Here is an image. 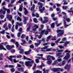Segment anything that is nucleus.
Instances as JSON below:
<instances>
[{
	"mask_svg": "<svg viewBox=\"0 0 73 73\" xmlns=\"http://www.w3.org/2000/svg\"><path fill=\"white\" fill-rule=\"evenodd\" d=\"M60 70V71H63V70H64V69H61V68H53L51 69L52 71L54 72H58V71H59Z\"/></svg>",
	"mask_w": 73,
	"mask_h": 73,
	"instance_id": "5",
	"label": "nucleus"
},
{
	"mask_svg": "<svg viewBox=\"0 0 73 73\" xmlns=\"http://www.w3.org/2000/svg\"><path fill=\"white\" fill-rule=\"evenodd\" d=\"M7 18L9 19V21H12V16L11 15H7Z\"/></svg>",
	"mask_w": 73,
	"mask_h": 73,
	"instance_id": "13",
	"label": "nucleus"
},
{
	"mask_svg": "<svg viewBox=\"0 0 73 73\" xmlns=\"http://www.w3.org/2000/svg\"><path fill=\"white\" fill-rule=\"evenodd\" d=\"M17 20H19V21H22V20H21L20 17H18L17 18Z\"/></svg>",
	"mask_w": 73,
	"mask_h": 73,
	"instance_id": "32",
	"label": "nucleus"
},
{
	"mask_svg": "<svg viewBox=\"0 0 73 73\" xmlns=\"http://www.w3.org/2000/svg\"><path fill=\"white\" fill-rule=\"evenodd\" d=\"M64 2V5H67L68 4V2H66V1H63Z\"/></svg>",
	"mask_w": 73,
	"mask_h": 73,
	"instance_id": "40",
	"label": "nucleus"
},
{
	"mask_svg": "<svg viewBox=\"0 0 73 73\" xmlns=\"http://www.w3.org/2000/svg\"><path fill=\"white\" fill-rule=\"evenodd\" d=\"M21 33L20 32L18 33L17 34L18 36V37H20V36L21 35Z\"/></svg>",
	"mask_w": 73,
	"mask_h": 73,
	"instance_id": "41",
	"label": "nucleus"
},
{
	"mask_svg": "<svg viewBox=\"0 0 73 73\" xmlns=\"http://www.w3.org/2000/svg\"><path fill=\"white\" fill-rule=\"evenodd\" d=\"M30 47L31 48H34V46L33 44H31L30 45Z\"/></svg>",
	"mask_w": 73,
	"mask_h": 73,
	"instance_id": "60",
	"label": "nucleus"
},
{
	"mask_svg": "<svg viewBox=\"0 0 73 73\" xmlns=\"http://www.w3.org/2000/svg\"><path fill=\"white\" fill-rule=\"evenodd\" d=\"M24 1V0H19V1H18L17 2V3H21V1Z\"/></svg>",
	"mask_w": 73,
	"mask_h": 73,
	"instance_id": "43",
	"label": "nucleus"
},
{
	"mask_svg": "<svg viewBox=\"0 0 73 73\" xmlns=\"http://www.w3.org/2000/svg\"><path fill=\"white\" fill-rule=\"evenodd\" d=\"M51 49H52L51 48H48L46 49V50H41V52H46H46H49L51 50Z\"/></svg>",
	"mask_w": 73,
	"mask_h": 73,
	"instance_id": "16",
	"label": "nucleus"
},
{
	"mask_svg": "<svg viewBox=\"0 0 73 73\" xmlns=\"http://www.w3.org/2000/svg\"><path fill=\"white\" fill-rule=\"evenodd\" d=\"M42 66H45V65L44 64H43V63H42L41 65L40 66V68H41V69H42Z\"/></svg>",
	"mask_w": 73,
	"mask_h": 73,
	"instance_id": "61",
	"label": "nucleus"
},
{
	"mask_svg": "<svg viewBox=\"0 0 73 73\" xmlns=\"http://www.w3.org/2000/svg\"><path fill=\"white\" fill-rule=\"evenodd\" d=\"M57 61L58 62H61V61H62V59H60V58H58L57 59Z\"/></svg>",
	"mask_w": 73,
	"mask_h": 73,
	"instance_id": "57",
	"label": "nucleus"
},
{
	"mask_svg": "<svg viewBox=\"0 0 73 73\" xmlns=\"http://www.w3.org/2000/svg\"><path fill=\"white\" fill-rule=\"evenodd\" d=\"M20 7L19 10L21 12H22V11H23V8H22L23 7V5H20Z\"/></svg>",
	"mask_w": 73,
	"mask_h": 73,
	"instance_id": "25",
	"label": "nucleus"
},
{
	"mask_svg": "<svg viewBox=\"0 0 73 73\" xmlns=\"http://www.w3.org/2000/svg\"><path fill=\"white\" fill-rule=\"evenodd\" d=\"M19 61H17L15 59H14L13 60V62H15V63H16V62H18Z\"/></svg>",
	"mask_w": 73,
	"mask_h": 73,
	"instance_id": "52",
	"label": "nucleus"
},
{
	"mask_svg": "<svg viewBox=\"0 0 73 73\" xmlns=\"http://www.w3.org/2000/svg\"><path fill=\"white\" fill-rule=\"evenodd\" d=\"M50 36H49L47 37V39L46 40V41L48 42L49 40V39H50Z\"/></svg>",
	"mask_w": 73,
	"mask_h": 73,
	"instance_id": "38",
	"label": "nucleus"
},
{
	"mask_svg": "<svg viewBox=\"0 0 73 73\" xmlns=\"http://www.w3.org/2000/svg\"><path fill=\"white\" fill-rule=\"evenodd\" d=\"M3 10H1L0 11V14H5V12L7 11V13H10V9H7L4 6L3 7Z\"/></svg>",
	"mask_w": 73,
	"mask_h": 73,
	"instance_id": "3",
	"label": "nucleus"
},
{
	"mask_svg": "<svg viewBox=\"0 0 73 73\" xmlns=\"http://www.w3.org/2000/svg\"><path fill=\"white\" fill-rule=\"evenodd\" d=\"M23 18L24 19L23 21L24 23V24H26V23H27V21L28 20V17H26L24 16H23Z\"/></svg>",
	"mask_w": 73,
	"mask_h": 73,
	"instance_id": "10",
	"label": "nucleus"
},
{
	"mask_svg": "<svg viewBox=\"0 0 73 73\" xmlns=\"http://www.w3.org/2000/svg\"><path fill=\"white\" fill-rule=\"evenodd\" d=\"M35 61L36 63H38L39 62V60L38 59H36Z\"/></svg>",
	"mask_w": 73,
	"mask_h": 73,
	"instance_id": "55",
	"label": "nucleus"
},
{
	"mask_svg": "<svg viewBox=\"0 0 73 73\" xmlns=\"http://www.w3.org/2000/svg\"><path fill=\"white\" fill-rule=\"evenodd\" d=\"M42 72L41 71L37 70L36 71H35L34 73H42Z\"/></svg>",
	"mask_w": 73,
	"mask_h": 73,
	"instance_id": "29",
	"label": "nucleus"
},
{
	"mask_svg": "<svg viewBox=\"0 0 73 73\" xmlns=\"http://www.w3.org/2000/svg\"><path fill=\"white\" fill-rule=\"evenodd\" d=\"M42 8V5H41L39 7V11H40L41 13H43V11L45 10V7H43L42 9H41V8Z\"/></svg>",
	"mask_w": 73,
	"mask_h": 73,
	"instance_id": "6",
	"label": "nucleus"
},
{
	"mask_svg": "<svg viewBox=\"0 0 73 73\" xmlns=\"http://www.w3.org/2000/svg\"><path fill=\"white\" fill-rule=\"evenodd\" d=\"M0 32L1 33V34H3V35H4L5 32V30H3L2 31H0Z\"/></svg>",
	"mask_w": 73,
	"mask_h": 73,
	"instance_id": "46",
	"label": "nucleus"
},
{
	"mask_svg": "<svg viewBox=\"0 0 73 73\" xmlns=\"http://www.w3.org/2000/svg\"><path fill=\"white\" fill-rule=\"evenodd\" d=\"M49 71V70H45V69H43V73H48Z\"/></svg>",
	"mask_w": 73,
	"mask_h": 73,
	"instance_id": "21",
	"label": "nucleus"
},
{
	"mask_svg": "<svg viewBox=\"0 0 73 73\" xmlns=\"http://www.w3.org/2000/svg\"><path fill=\"white\" fill-rule=\"evenodd\" d=\"M70 52V51H69L68 50H66L65 51L64 53H66V55L63 58V60H66V61H68V59L70 58V54L69 53Z\"/></svg>",
	"mask_w": 73,
	"mask_h": 73,
	"instance_id": "2",
	"label": "nucleus"
},
{
	"mask_svg": "<svg viewBox=\"0 0 73 73\" xmlns=\"http://www.w3.org/2000/svg\"><path fill=\"white\" fill-rule=\"evenodd\" d=\"M18 70L21 72H24V68H18Z\"/></svg>",
	"mask_w": 73,
	"mask_h": 73,
	"instance_id": "14",
	"label": "nucleus"
},
{
	"mask_svg": "<svg viewBox=\"0 0 73 73\" xmlns=\"http://www.w3.org/2000/svg\"><path fill=\"white\" fill-rule=\"evenodd\" d=\"M66 38L65 37L62 38V41H66Z\"/></svg>",
	"mask_w": 73,
	"mask_h": 73,
	"instance_id": "48",
	"label": "nucleus"
},
{
	"mask_svg": "<svg viewBox=\"0 0 73 73\" xmlns=\"http://www.w3.org/2000/svg\"><path fill=\"white\" fill-rule=\"evenodd\" d=\"M71 67V66L70 64H67L65 65V66L64 67V68L65 69H67V72H69V71L70 68Z\"/></svg>",
	"mask_w": 73,
	"mask_h": 73,
	"instance_id": "7",
	"label": "nucleus"
},
{
	"mask_svg": "<svg viewBox=\"0 0 73 73\" xmlns=\"http://www.w3.org/2000/svg\"><path fill=\"white\" fill-rule=\"evenodd\" d=\"M56 10L57 12H58V11H60V9L58 7L56 9Z\"/></svg>",
	"mask_w": 73,
	"mask_h": 73,
	"instance_id": "56",
	"label": "nucleus"
},
{
	"mask_svg": "<svg viewBox=\"0 0 73 73\" xmlns=\"http://www.w3.org/2000/svg\"><path fill=\"white\" fill-rule=\"evenodd\" d=\"M35 5H33V7H31V11H34V9H35Z\"/></svg>",
	"mask_w": 73,
	"mask_h": 73,
	"instance_id": "23",
	"label": "nucleus"
},
{
	"mask_svg": "<svg viewBox=\"0 0 73 73\" xmlns=\"http://www.w3.org/2000/svg\"><path fill=\"white\" fill-rule=\"evenodd\" d=\"M44 32L45 30H42L40 33L41 35L39 36H38V35H36V36H38V38H41L42 36V35H43Z\"/></svg>",
	"mask_w": 73,
	"mask_h": 73,
	"instance_id": "8",
	"label": "nucleus"
},
{
	"mask_svg": "<svg viewBox=\"0 0 73 73\" xmlns=\"http://www.w3.org/2000/svg\"><path fill=\"white\" fill-rule=\"evenodd\" d=\"M11 42H13L15 44V40L13 39H11Z\"/></svg>",
	"mask_w": 73,
	"mask_h": 73,
	"instance_id": "49",
	"label": "nucleus"
},
{
	"mask_svg": "<svg viewBox=\"0 0 73 73\" xmlns=\"http://www.w3.org/2000/svg\"><path fill=\"white\" fill-rule=\"evenodd\" d=\"M69 41H66V42H64V45L66 46V44H69Z\"/></svg>",
	"mask_w": 73,
	"mask_h": 73,
	"instance_id": "31",
	"label": "nucleus"
},
{
	"mask_svg": "<svg viewBox=\"0 0 73 73\" xmlns=\"http://www.w3.org/2000/svg\"><path fill=\"white\" fill-rule=\"evenodd\" d=\"M31 52V49H30L29 50V51L27 52H25V54H29V53Z\"/></svg>",
	"mask_w": 73,
	"mask_h": 73,
	"instance_id": "26",
	"label": "nucleus"
},
{
	"mask_svg": "<svg viewBox=\"0 0 73 73\" xmlns=\"http://www.w3.org/2000/svg\"><path fill=\"white\" fill-rule=\"evenodd\" d=\"M23 52H24V51H23V50H21L19 52L20 53H21V54H22V53H23Z\"/></svg>",
	"mask_w": 73,
	"mask_h": 73,
	"instance_id": "54",
	"label": "nucleus"
},
{
	"mask_svg": "<svg viewBox=\"0 0 73 73\" xmlns=\"http://www.w3.org/2000/svg\"><path fill=\"white\" fill-rule=\"evenodd\" d=\"M60 40H61V38H59L55 42L57 44V43H58V42L60 41Z\"/></svg>",
	"mask_w": 73,
	"mask_h": 73,
	"instance_id": "36",
	"label": "nucleus"
},
{
	"mask_svg": "<svg viewBox=\"0 0 73 73\" xmlns=\"http://www.w3.org/2000/svg\"><path fill=\"white\" fill-rule=\"evenodd\" d=\"M2 49L6 50V49L3 47V46L0 44V50H2Z\"/></svg>",
	"mask_w": 73,
	"mask_h": 73,
	"instance_id": "17",
	"label": "nucleus"
},
{
	"mask_svg": "<svg viewBox=\"0 0 73 73\" xmlns=\"http://www.w3.org/2000/svg\"><path fill=\"white\" fill-rule=\"evenodd\" d=\"M21 37L22 38H25V35L24 34L22 35Z\"/></svg>",
	"mask_w": 73,
	"mask_h": 73,
	"instance_id": "35",
	"label": "nucleus"
},
{
	"mask_svg": "<svg viewBox=\"0 0 73 73\" xmlns=\"http://www.w3.org/2000/svg\"><path fill=\"white\" fill-rule=\"evenodd\" d=\"M13 7V5L12 4H9L8 5V7Z\"/></svg>",
	"mask_w": 73,
	"mask_h": 73,
	"instance_id": "42",
	"label": "nucleus"
},
{
	"mask_svg": "<svg viewBox=\"0 0 73 73\" xmlns=\"http://www.w3.org/2000/svg\"><path fill=\"white\" fill-rule=\"evenodd\" d=\"M47 63L49 65L50 64H52V61L51 60H47Z\"/></svg>",
	"mask_w": 73,
	"mask_h": 73,
	"instance_id": "24",
	"label": "nucleus"
},
{
	"mask_svg": "<svg viewBox=\"0 0 73 73\" xmlns=\"http://www.w3.org/2000/svg\"><path fill=\"white\" fill-rule=\"evenodd\" d=\"M23 57L24 59H27V60L31 61L25 62V64L26 66H32V64L34 62V61L29 58H27L26 57H25V56H23Z\"/></svg>",
	"mask_w": 73,
	"mask_h": 73,
	"instance_id": "1",
	"label": "nucleus"
},
{
	"mask_svg": "<svg viewBox=\"0 0 73 73\" xmlns=\"http://www.w3.org/2000/svg\"><path fill=\"white\" fill-rule=\"evenodd\" d=\"M24 10H25L24 13L25 15H27V14H28V11H27V9L26 8H24Z\"/></svg>",
	"mask_w": 73,
	"mask_h": 73,
	"instance_id": "19",
	"label": "nucleus"
},
{
	"mask_svg": "<svg viewBox=\"0 0 73 73\" xmlns=\"http://www.w3.org/2000/svg\"><path fill=\"white\" fill-rule=\"evenodd\" d=\"M47 47H48V46H46L44 47H42V49H46V48H47Z\"/></svg>",
	"mask_w": 73,
	"mask_h": 73,
	"instance_id": "53",
	"label": "nucleus"
},
{
	"mask_svg": "<svg viewBox=\"0 0 73 73\" xmlns=\"http://www.w3.org/2000/svg\"><path fill=\"white\" fill-rule=\"evenodd\" d=\"M65 60H64L62 62V65H64V64H65Z\"/></svg>",
	"mask_w": 73,
	"mask_h": 73,
	"instance_id": "58",
	"label": "nucleus"
},
{
	"mask_svg": "<svg viewBox=\"0 0 73 73\" xmlns=\"http://www.w3.org/2000/svg\"><path fill=\"white\" fill-rule=\"evenodd\" d=\"M9 67V68H13L14 67V66L13 65H6L5 66V67Z\"/></svg>",
	"mask_w": 73,
	"mask_h": 73,
	"instance_id": "27",
	"label": "nucleus"
},
{
	"mask_svg": "<svg viewBox=\"0 0 73 73\" xmlns=\"http://www.w3.org/2000/svg\"><path fill=\"white\" fill-rule=\"evenodd\" d=\"M51 56L50 55H48V56L47 57V60H51Z\"/></svg>",
	"mask_w": 73,
	"mask_h": 73,
	"instance_id": "28",
	"label": "nucleus"
},
{
	"mask_svg": "<svg viewBox=\"0 0 73 73\" xmlns=\"http://www.w3.org/2000/svg\"><path fill=\"white\" fill-rule=\"evenodd\" d=\"M9 57L10 58H9V57L7 56V58H8L9 60H10L11 61V62H12L13 60H12V58H13H13H15V57H16V56H10Z\"/></svg>",
	"mask_w": 73,
	"mask_h": 73,
	"instance_id": "11",
	"label": "nucleus"
},
{
	"mask_svg": "<svg viewBox=\"0 0 73 73\" xmlns=\"http://www.w3.org/2000/svg\"><path fill=\"white\" fill-rule=\"evenodd\" d=\"M16 24L19 25H20V26H21L23 25V23H19V22H17Z\"/></svg>",
	"mask_w": 73,
	"mask_h": 73,
	"instance_id": "34",
	"label": "nucleus"
},
{
	"mask_svg": "<svg viewBox=\"0 0 73 73\" xmlns=\"http://www.w3.org/2000/svg\"><path fill=\"white\" fill-rule=\"evenodd\" d=\"M6 48L8 49V50H10L11 49H12V46H9V45H7L6 46Z\"/></svg>",
	"mask_w": 73,
	"mask_h": 73,
	"instance_id": "18",
	"label": "nucleus"
},
{
	"mask_svg": "<svg viewBox=\"0 0 73 73\" xmlns=\"http://www.w3.org/2000/svg\"><path fill=\"white\" fill-rule=\"evenodd\" d=\"M50 29H47V30L46 31H45V35H48V32H50Z\"/></svg>",
	"mask_w": 73,
	"mask_h": 73,
	"instance_id": "22",
	"label": "nucleus"
},
{
	"mask_svg": "<svg viewBox=\"0 0 73 73\" xmlns=\"http://www.w3.org/2000/svg\"><path fill=\"white\" fill-rule=\"evenodd\" d=\"M64 26L66 28V27H68L69 26L68 25H66V21H64Z\"/></svg>",
	"mask_w": 73,
	"mask_h": 73,
	"instance_id": "20",
	"label": "nucleus"
},
{
	"mask_svg": "<svg viewBox=\"0 0 73 73\" xmlns=\"http://www.w3.org/2000/svg\"><path fill=\"white\" fill-rule=\"evenodd\" d=\"M15 44L17 46V47H19V43H18V42H16Z\"/></svg>",
	"mask_w": 73,
	"mask_h": 73,
	"instance_id": "50",
	"label": "nucleus"
},
{
	"mask_svg": "<svg viewBox=\"0 0 73 73\" xmlns=\"http://www.w3.org/2000/svg\"><path fill=\"white\" fill-rule=\"evenodd\" d=\"M31 29V27H28L27 29V32H28L29 31V30Z\"/></svg>",
	"mask_w": 73,
	"mask_h": 73,
	"instance_id": "47",
	"label": "nucleus"
},
{
	"mask_svg": "<svg viewBox=\"0 0 73 73\" xmlns=\"http://www.w3.org/2000/svg\"><path fill=\"white\" fill-rule=\"evenodd\" d=\"M63 18L64 20H66L68 22H70V19L69 18H67L66 17H64Z\"/></svg>",
	"mask_w": 73,
	"mask_h": 73,
	"instance_id": "15",
	"label": "nucleus"
},
{
	"mask_svg": "<svg viewBox=\"0 0 73 73\" xmlns=\"http://www.w3.org/2000/svg\"><path fill=\"white\" fill-rule=\"evenodd\" d=\"M44 20L42 22V24H45V23H47L48 22V18L46 17H44Z\"/></svg>",
	"mask_w": 73,
	"mask_h": 73,
	"instance_id": "9",
	"label": "nucleus"
},
{
	"mask_svg": "<svg viewBox=\"0 0 73 73\" xmlns=\"http://www.w3.org/2000/svg\"><path fill=\"white\" fill-rule=\"evenodd\" d=\"M62 8L63 9H64L65 10H66L67 8H68V6H63L62 7Z\"/></svg>",
	"mask_w": 73,
	"mask_h": 73,
	"instance_id": "33",
	"label": "nucleus"
},
{
	"mask_svg": "<svg viewBox=\"0 0 73 73\" xmlns=\"http://www.w3.org/2000/svg\"><path fill=\"white\" fill-rule=\"evenodd\" d=\"M55 25V23H52L51 25V27L52 28H54Z\"/></svg>",
	"mask_w": 73,
	"mask_h": 73,
	"instance_id": "30",
	"label": "nucleus"
},
{
	"mask_svg": "<svg viewBox=\"0 0 73 73\" xmlns=\"http://www.w3.org/2000/svg\"><path fill=\"white\" fill-rule=\"evenodd\" d=\"M11 72H14L15 70V68H13L11 69Z\"/></svg>",
	"mask_w": 73,
	"mask_h": 73,
	"instance_id": "37",
	"label": "nucleus"
},
{
	"mask_svg": "<svg viewBox=\"0 0 73 73\" xmlns=\"http://www.w3.org/2000/svg\"><path fill=\"white\" fill-rule=\"evenodd\" d=\"M36 17H39V15L37 13H36Z\"/></svg>",
	"mask_w": 73,
	"mask_h": 73,
	"instance_id": "63",
	"label": "nucleus"
},
{
	"mask_svg": "<svg viewBox=\"0 0 73 73\" xmlns=\"http://www.w3.org/2000/svg\"><path fill=\"white\" fill-rule=\"evenodd\" d=\"M36 41L38 42L39 43H40V44H41V41H42V40H36Z\"/></svg>",
	"mask_w": 73,
	"mask_h": 73,
	"instance_id": "45",
	"label": "nucleus"
},
{
	"mask_svg": "<svg viewBox=\"0 0 73 73\" xmlns=\"http://www.w3.org/2000/svg\"><path fill=\"white\" fill-rule=\"evenodd\" d=\"M0 17L1 18V19H3L4 17V16L3 15H1L0 16Z\"/></svg>",
	"mask_w": 73,
	"mask_h": 73,
	"instance_id": "51",
	"label": "nucleus"
},
{
	"mask_svg": "<svg viewBox=\"0 0 73 73\" xmlns=\"http://www.w3.org/2000/svg\"><path fill=\"white\" fill-rule=\"evenodd\" d=\"M33 20L35 23H37V19L36 18H34Z\"/></svg>",
	"mask_w": 73,
	"mask_h": 73,
	"instance_id": "39",
	"label": "nucleus"
},
{
	"mask_svg": "<svg viewBox=\"0 0 73 73\" xmlns=\"http://www.w3.org/2000/svg\"><path fill=\"white\" fill-rule=\"evenodd\" d=\"M40 44V43H35V46H38V45H39Z\"/></svg>",
	"mask_w": 73,
	"mask_h": 73,
	"instance_id": "44",
	"label": "nucleus"
},
{
	"mask_svg": "<svg viewBox=\"0 0 73 73\" xmlns=\"http://www.w3.org/2000/svg\"><path fill=\"white\" fill-rule=\"evenodd\" d=\"M58 47H59L60 49H62L64 48V46H58Z\"/></svg>",
	"mask_w": 73,
	"mask_h": 73,
	"instance_id": "59",
	"label": "nucleus"
},
{
	"mask_svg": "<svg viewBox=\"0 0 73 73\" xmlns=\"http://www.w3.org/2000/svg\"><path fill=\"white\" fill-rule=\"evenodd\" d=\"M56 40V36H54V38H52V40Z\"/></svg>",
	"mask_w": 73,
	"mask_h": 73,
	"instance_id": "64",
	"label": "nucleus"
},
{
	"mask_svg": "<svg viewBox=\"0 0 73 73\" xmlns=\"http://www.w3.org/2000/svg\"><path fill=\"white\" fill-rule=\"evenodd\" d=\"M34 27L35 28L33 29V31H35L36 30V29L38 28V26L37 25H34Z\"/></svg>",
	"mask_w": 73,
	"mask_h": 73,
	"instance_id": "12",
	"label": "nucleus"
},
{
	"mask_svg": "<svg viewBox=\"0 0 73 73\" xmlns=\"http://www.w3.org/2000/svg\"><path fill=\"white\" fill-rule=\"evenodd\" d=\"M60 12H58L57 13V14L58 15L59 17H61L62 16V15H60Z\"/></svg>",
	"mask_w": 73,
	"mask_h": 73,
	"instance_id": "62",
	"label": "nucleus"
},
{
	"mask_svg": "<svg viewBox=\"0 0 73 73\" xmlns=\"http://www.w3.org/2000/svg\"><path fill=\"white\" fill-rule=\"evenodd\" d=\"M57 33H59L57 34L58 37H60L64 33V30H59L57 31Z\"/></svg>",
	"mask_w": 73,
	"mask_h": 73,
	"instance_id": "4",
	"label": "nucleus"
}]
</instances>
